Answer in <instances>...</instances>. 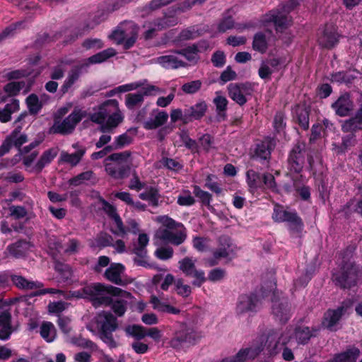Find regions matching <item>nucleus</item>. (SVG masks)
<instances>
[{"label": "nucleus", "instance_id": "nucleus-1", "mask_svg": "<svg viewBox=\"0 0 362 362\" xmlns=\"http://www.w3.org/2000/svg\"><path fill=\"white\" fill-rule=\"evenodd\" d=\"M86 292L92 297L94 306L111 305L112 310L119 317L125 313L127 300L132 297L130 293L119 288L112 286H106L100 284L87 287Z\"/></svg>", "mask_w": 362, "mask_h": 362}, {"label": "nucleus", "instance_id": "nucleus-2", "mask_svg": "<svg viewBox=\"0 0 362 362\" xmlns=\"http://www.w3.org/2000/svg\"><path fill=\"white\" fill-rule=\"evenodd\" d=\"M124 116L115 99L107 100L93 108L90 119L99 125L101 132H109L117 127L124 120Z\"/></svg>", "mask_w": 362, "mask_h": 362}, {"label": "nucleus", "instance_id": "nucleus-3", "mask_svg": "<svg viewBox=\"0 0 362 362\" xmlns=\"http://www.w3.org/2000/svg\"><path fill=\"white\" fill-rule=\"evenodd\" d=\"M275 338L273 335L267 337L262 334L253 340L248 347L240 349L235 356L226 358L221 362H247L256 358L264 349L271 355L276 354L280 349L279 344L276 343L274 346L271 344L272 340Z\"/></svg>", "mask_w": 362, "mask_h": 362}, {"label": "nucleus", "instance_id": "nucleus-4", "mask_svg": "<svg viewBox=\"0 0 362 362\" xmlns=\"http://www.w3.org/2000/svg\"><path fill=\"white\" fill-rule=\"evenodd\" d=\"M100 201L103 210L113 221L114 228L112 232L115 235L124 238L128 233L136 235L139 232V224L135 219L131 218L127 219L124 225L116 208L103 199Z\"/></svg>", "mask_w": 362, "mask_h": 362}, {"label": "nucleus", "instance_id": "nucleus-5", "mask_svg": "<svg viewBox=\"0 0 362 362\" xmlns=\"http://www.w3.org/2000/svg\"><path fill=\"white\" fill-rule=\"evenodd\" d=\"M96 324L101 340L110 348L116 347L117 343L113 338L112 332L118 327L117 318L110 313L102 312L96 317Z\"/></svg>", "mask_w": 362, "mask_h": 362}, {"label": "nucleus", "instance_id": "nucleus-6", "mask_svg": "<svg viewBox=\"0 0 362 362\" xmlns=\"http://www.w3.org/2000/svg\"><path fill=\"white\" fill-rule=\"evenodd\" d=\"M297 0H290L281 10H272L264 16V23H273L277 31H282L291 25L288 13L298 5Z\"/></svg>", "mask_w": 362, "mask_h": 362}, {"label": "nucleus", "instance_id": "nucleus-7", "mask_svg": "<svg viewBox=\"0 0 362 362\" xmlns=\"http://www.w3.org/2000/svg\"><path fill=\"white\" fill-rule=\"evenodd\" d=\"M86 116L87 112L86 110L75 108L64 119H54L49 132L62 135L70 134L75 129L76 125Z\"/></svg>", "mask_w": 362, "mask_h": 362}, {"label": "nucleus", "instance_id": "nucleus-8", "mask_svg": "<svg viewBox=\"0 0 362 362\" xmlns=\"http://www.w3.org/2000/svg\"><path fill=\"white\" fill-rule=\"evenodd\" d=\"M361 272L358 266L351 262L346 263L341 271L333 274V281L341 288H351L356 284Z\"/></svg>", "mask_w": 362, "mask_h": 362}, {"label": "nucleus", "instance_id": "nucleus-9", "mask_svg": "<svg viewBox=\"0 0 362 362\" xmlns=\"http://www.w3.org/2000/svg\"><path fill=\"white\" fill-rule=\"evenodd\" d=\"M178 23V18L175 13L171 15H165L162 18H156L153 21H147L144 23V28H145L144 37L151 39L155 37L158 32L174 26Z\"/></svg>", "mask_w": 362, "mask_h": 362}, {"label": "nucleus", "instance_id": "nucleus-10", "mask_svg": "<svg viewBox=\"0 0 362 362\" xmlns=\"http://www.w3.org/2000/svg\"><path fill=\"white\" fill-rule=\"evenodd\" d=\"M272 218L276 222H288L291 230L298 232L303 229V223L298 214L294 211L284 210L280 206L274 207Z\"/></svg>", "mask_w": 362, "mask_h": 362}, {"label": "nucleus", "instance_id": "nucleus-11", "mask_svg": "<svg viewBox=\"0 0 362 362\" xmlns=\"http://www.w3.org/2000/svg\"><path fill=\"white\" fill-rule=\"evenodd\" d=\"M196 262V259L189 257H185L179 261V269L185 274V276L194 278L192 284L199 287L206 281V279L205 277L204 272L197 269L195 266Z\"/></svg>", "mask_w": 362, "mask_h": 362}, {"label": "nucleus", "instance_id": "nucleus-12", "mask_svg": "<svg viewBox=\"0 0 362 362\" xmlns=\"http://www.w3.org/2000/svg\"><path fill=\"white\" fill-rule=\"evenodd\" d=\"M218 242V247L214 252L213 257L206 259V263L209 267L218 264V260L221 258H232L235 255V247L229 238L220 237Z\"/></svg>", "mask_w": 362, "mask_h": 362}, {"label": "nucleus", "instance_id": "nucleus-13", "mask_svg": "<svg viewBox=\"0 0 362 362\" xmlns=\"http://www.w3.org/2000/svg\"><path fill=\"white\" fill-rule=\"evenodd\" d=\"M163 92V90L156 86H148L143 88L139 92L127 94L125 98V105L128 109L133 110L136 106L141 105L144 96L156 95Z\"/></svg>", "mask_w": 362, "mask_h": 362}, {"label": "nucleus", "instance_id": "nucleus-14", "mask_svg": "<svg viewBox=\"0 0 362 362\" xmlns=\"http://www.w3.org/2000/svg\"><path fill=\"white\" fill-rule=\"evenodd\" d=\"M305 144L298 141L293 147L288 159L291 171L300 173L305 163Z\"/></svg>", "mask_w": 362, "mask_h": 362}, {"label": "nucleus", "instance_id": "nucleus-15", "mask_svg": "<svg viewBox=\"0 0 362 362\" xmlns=\"http://www.w3.org/2000/svg\"><path fill=\"white\" fill-rule=\"evenodd\" d=\"M261 306L262 300L256 294H244L239 297L236 310L238 314L255 313L259 310Z\"/></svg>", "mask_w": 362, "mask_h": 362}, {"label": "nucleus", "instance_id": "nucleus-16", "mask_svg": "<svg viewBox=\"0 0 362 362\" xmlns=\"http://www.w3.org/2000/svg\"><path fill=\"white\" fill-rule=\"evenodd\" d=\"M230 98L240 105L246 103L247 97L252 93V87L249 83H230L228 86Z\"/></svg>", "mask_w": 362, "mask_h": 362}, {"label": "nucleus", "instance_id": "nucleus-17", "mask_svg": "<svg viewBox=\"0 0 362 362\" xmlns=\"http://www.w3.org/2000/svg\"><path fill=\"white\" fill-rule=\"evenodd\" d=\"M275 336V339L272 340V346H274L276 343L279 344V348H280L279 351L276 353L278 354L281 350H283L282 357L286 361H292L294 358L293 354L292 351L286 347L285 346L291 341V336L290 330H285L281 334L278 332H272L269 333L267 337Z\"/></svg>", "mask_w": 362, "mask_h": 362}, {"label": "nucleus", "instance_id": "nucleus-18", "mask_svg": "<svg viewBox=\"0 0 362 362\" xmlns=\"http://www.w3.org/2000/svg\"><path fill=\"white\" fill-rule=\"evenodd\" d=\"M158 229L156 236L165 243L179 245L182 244L187 238L186 229Z\"/></svg>", "mask_w": 362, "mask_h": 362}, {"label": "nucleus", "instance_id": "nucleus-19", "mask_svg": "<svg viewBox=\"0 0 362 362\" xmlns=\"http://www.w3.org/2000/svg\"><path fill=\"white\" fill-rule=\"evenodd\" d=\"M156 62L167 69H177L188 66L187 63L180 57L178 50H175L168 54L158 57L156 59Z\"/></svg>", "mask_w": 362, "mask_h": 362}, {"label": "nucleus", "instance_id": "nucleus-20", "mask_svg": "<svg viewBox=\"0 0 362 362\" xmlns=\"http://www.w3.org/2000/svg\"><path fill=\"white\" fill-rule=\"evenodd\" d=\"M196 337V334L183 324L181 325V329L175 333L173 338L170 341V344L175 349H179L185 344L194 343Z\"/></svg>", "mask_w": 362, "mask_h": 362}, {"label": "nucleus", "instance_id": "nucleus-21", "mask_svg": "<svg viewBox=\"0 0 362 362\" xmlns=\"http://www.w3.org/2000/svg\"><path fill=\"white\" fill-rule=\"evenodd\" d=\"M272 313L274 315L279 321L286 322L291 316V309L286 300H280L278 293L275 291L272 293Z\"/></svg>", "mask_w": 362, "mask_h": 362}, {"label": "nucleus", "instance_id": "nucleus-22", "mask_svg": "<svg viewBox=\"0 0 362 362\" xmlns=\"http://www.w3.org/2000/svg\"><path fill=\"white\" fill-rule=\"evenodd\" d=\"M339 37L340 35L338 33L337 28L332 25H327L319 37L318 42L322 47L332 49L338 43Z\"/></svg>", "mask_w": 362, "mask_h": 362}, {"label": "nucleus", "instance_id": "nucleus-23", "mask_svg": "<svg viewBox=\"0 0 362 362\" xmlns=\"http://www.w3.org/2000/svg\"><path fill=\"white\" fill-rule=\"evenodd\" d=\"M347 308V306L342 305L334 310H328L324 315L322 325L330 331L335 330L338 322L346 312Z\"/></svg>", "mask_w": 362, "mask_h": 362}, {"label": "nucleus", "instance_id": "nucleus-24", "mask_svg": "<svg viewBox=\"0 0 362 362\" xmlns=\"http://www.w3.org/2000/svg\"><path fill=\"white\" fill-rule=\"evenodd\" d=\"M168 114L159 109H153L146 121L144 122V128L147 130L156 129L163 126L168 119Z\"/></svg>", "mask_w": 362, "mask_h": 362}, {"label": "nucleus", "instance_id": "nucleus-25", "mask_svg": "<svg viewBox=\"0 0 362 362\" xmlns=\"http://www.w3.org/2000/svg\"><path fill=\"white\" fill-rule=\"evenodd\" d=\"M118 28L127 40L124 47L126 49L130 48L136 42L138 35V27L132 21H124L118 26Z\"/></svg>", "mask_w": 362, "mask_h": 362}, {"label": "nucleus", "instance_id": "nucleus-26", "mask_svg": "<svg viewBox=\"0 0 362 362\" xmlns=\"http://www.w3.org/2000/svg\"><path fill=\"white\" fill-rule=\"evenodd\" d=\"M281 60L279 58H272L262 62L258 70L259 76L264 80H270L273 73L279 70Z\"/></svg>", "mask_w": 362, "mask_h": 362}, {"label": "nucleus", "instance_id": "nucleus-27", "mask_svg": "<svg viewBox=\"0 0 362 362\" xmlns=\"http://www.w3.org/2000/svg\"><path fill=\"white\" fill-rule=\"evenodd\" d=\"M206 48L207 46L204 42H199L180 49L178 53L181 58L183 57L190 63L196 64L199 59V53L206 50Z\"/></svg>", "mask_w": 362, "mask_h": 362}, {"label": "nucleus", "instance_id": "nucleus-28", "mask_svg": "<svg viewBox=\"0 0 362 362\" xmlns=\"http://www.w3.org/2000/svg\"><path fill=\"white\" fill-rule=\"evenodd\" d=\"M276 146V140L273 138H266L256 146L255 158L260 160H268L270 158L271 151Z\"/></svg>", "mask_w": 362, "mask_h": 362}, {"label": "nucleus", "instance_id": "nucleus-29", "mask_svg": "<svg viewBox=\"0 0 362 362\" xmlns=\"http://www.w3.org/2000/svg\"><path fill=\"white\" fill-rule=\"evenodd\" d=\"M124 266L119 263H113L106 269L105 276L110 281L117 284L123 285L124 281L122 276L124 272Z\"/></svg>", "mask_w": 362, "mask_h": 362}, {"label": "nucleus", "instance_id": "nucleus-30", "mask_svg": "<svg viewBox=\"0 0 362 362\" xmlns=\"http://www.w3.org/2000/svg\"><path fill=\"white\" fill-rule=\"evenodd\" d=\"M207 105L204 101H199L186 110L185 124L192 122L193 119H201L206 113Z\"/></svg>", "mask_w": 362, "mask_h": 362}, {"label": "nucleus", "instance_id": "nucleus-31", "mask_svg": "<svg viewBox=\"0 0 362 362\" xmlns=\"http://www.w3.org/2000/svg\"><path fill=\"white\" fill-rule=\"evenodd\" d=\"M11 279L18 288L22 290H34L41 288L44 286L42 282L30 281L20 275H11Z\"/></svg>", "mask_w": 362, "mask_h": 362}, {"label": "nucleus", "instance_id": "nucleus-32", "mask_svg": "<svg viewBox=\"0 0 362 362\" xmlns=\"http://www.w3.org/2000/svg\"><path fill=\"white\" fill-rule=\"evenodd\" d=\"M332 107L339 116H346L352 110L353 105L349 95H341L332 104Z\"/></svg>", "mask_w": 362, "mask_h": 362}, {"label": "nucleus", "instance_id": "nucleus-33", "mask_svg": "<svg viewBox=\"0 0 362 362\" xmlns=\"http://www.w3.org/2000/svg\"><path fill=\"white\" fill-rule=\"evenodd\" d=\"M11 315L8 312L0 314V339L6 341L12 334L13 329L11 324Z\"/></svg>", "mask_w": 362, "mask_h": 362}, {"label": "nucleus", "instance_id": "nucleus-34", "mask_svg": "<svg viewBox=\"0 0 362 362\" xmlns=\"http://www.w3.org/2000/svg\"><path fill=\"white\" fill-rule=\"evenodd\" d=\"M150 302L152 304L153 308L158 312L173 315H178L181 313V310L179 308L160 300L155 296H152L151 297Z\"/></svg>", "mask_w": 362, "mask_h": 362}, {"label": "nucleus", "instance_id": "nucleus-35", "mask_svg": "<svg viewBox=\"0 0 362 362\" xmlns=\"http://www.w3.org/2000/svg\"><path fill=\"white\" fill-rule=\"evenodd\" d=\"M85 153L86 149L84 148H80L73 153L62 151L60 154L59 161L69 164L71 166H76L79 163Z\"/></svg>", "mask_w": 362, "mask_h": 362}, {"label": "nucleus", "instance_id": "nucleus-36", "mask_svg": "<svg viewBox=\"0 0 362 362\" xmlns=\"http://www.w3.org/2000/svg\"><path fill=\"white\" fill-rule=\"evenodd\" d=\"M360 351L358 348L352 346L346 351L334 356L329 362H356L359 356Z\"/></svg>", "mask_w": 362, "mask_h": 362}, {"label": "nucleus", "instance_id": "nucleus-37", "mask_svg": "<svg viewBox=\"0 0 362 362\" xmlns=\"http://www.w3.org/2000/svg\"><path fill=\"white\" fill-rule=\"evenodd\" d=\"M116 54L117 52L115 49L108 48L90 57L83 64L87 67L89 64L103 63L109 58L114 57Z\"/></svg>", "mask_w": 362, "mask_h": 362}, {"label": "nucleus", "instance_id": "nucleus-38", "mask_svg": "<svg viewBox=\"0 0 362 362\" xmlns=\"http://www.w3.org/2000/svg\"><path fill=\"white\" fill-rule=\"evenodd\" d=\"M58 153L59 148L57 147L51 148L44 151L35 165L36 169L41 171L56 158Z\"/></svg>", "mask_w": 362, "mask_h": 362}, {"label": "nucleus", "instance_id": "nucleus-39", "mask_svg": "<svg viewBox=\"0 0 362 362\" xmlns=\"http://www.w3.org/2000/svg\"><path fill=\"white\" fill-rule=\"evenodd\" d=\"M105 170L112 177L122 179L127 175L129 168L119 164L106 163Z\"/></svg>", "mask_w": 362, "mask_h": 362}, {"label": "nucleus", "instance_id": "nucleus-40", "mask_svg": "<svg viewBox=\"0 0 362 362\" xmlns=\"http://www.w3.org/2000/svg\"><path fill=\"white\" fill-rule=\"evenodd\" d=\"M86 67L84 64L76 66L70 70L64 84L62 86V91L66 93L78 81L81 75V70Z\"/></svg>", "mask_w": 362, "mask_h": 362}, {"label": "nucleus", "instance_id": "nucleus-41", "mask_svg": "<svg viewBox=\"0 0 362 362\" xmlns=\"http://www.w3.org/2000/svg\"><path fill=\"white\" fill-rule=\"evenodd\" d=\"M290 332L291 335V331L290 330ZM293 334L297 344H305L313 336V332L308 327H298L295 329Z\"/></svg>", "mask_w": 362, "mask_h": 362}, {"label": "nucleus", "instance_id": "nucleus-42", "mask_svg": "<svg viewBox=\"0 0 362 362\" xmlns=\"http://www.w3.org/2000/svg\"><path fill=\"white\" fill-rule=\"evenodd\" d=\"M149 238L146 233H139L137 243L134 245L132 252L139 257H143L146 254V247L148 244Z\"/></svg>", "mask_w": 362, "mask_h": 362}, {"label": "nucleus", "instance_id": "nucleus-43", "mask_svg": "<svg viewBox=\"0 0 362 362\" xmlns=\"http://www.w3.org/2000/svg\"><path fill=\"white\" fill-rule=\"evenodd\" d=\"M6 139L11 144V146L16 148H20L28 141L26 134L21 133L19 128L14 129Z\"/></svg>", "mask_w": 362, "mask_h": 362}, {"label": "nucleus", "instance_id": "nucleus-44", "mask_svg": "<svg viewBox=\"0 0 362 362\" xmlns=\"http://www.w3.org/2000/svg\"><path fill=\"white\" fill-rule=\"evenodd\" d=\"M29 247V243L20 240L11 245H9L8 247V250L10 255L18 258L23 256L28 250Z\"/></svg>", "mask_w": 362, "mask_h": 362}, {"label": "nucleus", "instance_id": "nucleus-45", "mask_svg": "<svg viewBox=\"0 0 362 362\" xmlns=\"http://www.w3.org/2000/svg\"><path fill=\"white\" fill-rule=\"evenodd\" d=\"M46 97V95H43L40 100L37 95L30 94L26 98V104L31 114H37L40 111L43 105V98Z\"/></svg>", "mask_w": 362, "mask_h": 362}, {"label": "nucleus", "instance_id": "nucleus-46", "mask_svg": "<svg viewBox=\"0 0 362 362\" xmlns=\"http://www.w3.org/2000/svg\"><path fill=\"white\" fill-rule=\"evenodd\" d=\"M252 47L260 53H264L268 48V37L262 32L257 33L254 36Z\"/></svg>", "mask_w": 362, "mask_h": 362}, {"label": "nucleus", "instance_id": "nucleus-47", "mask_svg": "<svg viewBox=\"0 0 362 362\" xmlns=\"http://www.w3.org/2000/svg\"><path fill=\"white\" fill-rule=\"evenodd\" d=\"M40 335L47 342H52L56 337V329L50 322H44L40 327Z\"/></svg>", "mask_w": 362, "mask_h": 362}, {"label": "nucleus", "instance_id": "nucleus-48", "mask_svg": "<svg viewBox=\"0 0 362 362\" xmlns=\"http://www.w3.org/2000/svg\"><path fill=\"white\" fill-rule=\"evenodd\" d=\"M217 95L214 99V103L216 105V112L218 120H224L226 118L225 111L227 109L228 100L226 97L216 93Z\"/></svg>", "mask_w": 362, "mask_h": 362}, {"label": "nucleus", "instance_id": "nucleus-49", "mask_svg": "<svg viewBox=\"0 0 362 362\" xmlns=\"http://www.w3.org/2000/svg\"><path fill=\"white\" fill-rule=\"evenodd\" d=\"M127 334L134 337L138 341L144 339L146 336V329L141 325H129L125 328Z\"/></svg>", "mask_w": 362, "mask_h": 362}, {"label": "nucleus", "instance_id": "nucleus-50", "mask_svg": "<svg viewBox=\"0 0 362 362\" xmlns=\"http://www.w3.org/2000/svg\"><path fill=\"white\" fill-rule=\"evenodd\" d=\"M296 117L300 127L304 129L309 127V114L308 111L303 107H298L295 110Z\"/></svg>", "mask_w": 362, "mask_h": 362}, {"label": "nucleus", "instance_id": "nucleus-51", "mask_svg": "<svg viewBox=\"0 0 362 362\" xmlns=\"http://www.w3.org/2000/svg\"><path fill=\"white\" fill-rule=\"evenodd\" d=\"M139 197L146 201L150 202L153 205L156 206L158 202L160 195L158 190L154 187H150L145 192L139 194Z\"/></svg>", "mask_w": 362, "mask_h": 362}, {"label": "nucleus", "instance_id": "nucleus-52", "mask_svg": "<svg viewBox=\"0 0 362 362\" xmlns=\"http://www.w3.org/2000/svg\"><path fill=\"white\" fill-rule=\"evenodd\" d=\"M157 221L165 227V229H183L185 228L182 223H177L168 216H161L157 218Z\"/></svg>", "mask_w": 362, "mask_h": 362}, {"label": "nucleus", "instance_id": "nucleus-53", "mask_svg": "<svg viewBox=\"0 0 362 362\" xmlns=\"http://www.w3.org/2000/svg\"><path fill=\"white\" fill-rule=\"evenodd\" d=\"M260 175L254 170H248L246 173V182L252 190L257 189L259 185Z\"/></svg>", "mask_w": 362, "mask_h": 362}, {"label": "nucleus", "instance_id": "nucleus-54", "mask_svg": "<svg viewBox=\"0 0 362 362\" xmlns=\"http://www.w3.org/2000/svg\"><path fill=\"white\" fill-rule=\"evenodd\" d=\"M202 82L201 80H194L185 83L181 90L186 94H194L197 93L202 88Z\"/></svg>", "mask_w": 362, "mask_h": 362}, {"label": "nucleus", "instance_id": "nucleus-55", "mask_svg": "<svg viewBox=\"0 0 362 362\" xmlns=\"http://www.w3.org/2000/svg\"><path fill=\"white\" fill-rule=\"evenodd\" d=\"M193 247L199 252L206 251L210 246V240L208 238L196 236L192 240Z\"/></svg>", "mask_w": 362, "mask_h": 362}, {"label": "nucleus", "instance_id": "nucleus-56", "mask_svg": "<svg viewBox=\"0 0 362 362\" xmlns=\"http://www.w3.org/2000/svg\"><path fill=\"white\" fill-rule=\"evenodd\" d=\"M25 83L23 81H13L7 83L4 86V91L9 95H16L24 87Z\"/></svg>", "mask_w": 362, "mask_h": 362}, {"label": "nucleus", "instance_id": "nucleus-57", "mask_svg": "<svg viewBox=\"0 0 362 362\" xmlns=\"http://www.w3.org/2000/svg\"><path fill=\"white\" fill-rule=\"evenodd\" d=\"M175 287L177 293L182 297H187L190 295L192 291L189 286L184 284L183 279H178L175 282Z\"/></svg>", "mask_w": 362, "mask_h": 362}, {"label": "nucleus", "instance_id": "nucleus-58", "mask_svg": "<svg viewBox=\"0 0 362 362\" xmlns=\"http://www.w3.org/2000/svg\"><path fill=\"white\" fill-rule=\"evenodd\" d=\"M132 141V137L127 133L122 134L115 139L114 148L115 149L122 148Z\"/></svg>", "mask_w": 362, "mask_h": 362}, {"label": "nucleus", "instance_id": "nucleus-59", "mask_svg": "<svg viewBox=\"0 0 362 362\" xmlns=\"http://www.w3.org/2000/svg\"><path fill=\"white\" fill-rule=\"evenodd\" d=\"M71 343L77 346L85 349H94L95 347V344L92 341L81 337H72L71 339Z\"/></svg>", "mask_w": 362, "mask_h": 362}, {"label": "nucleus", "instance_id": "nucleus-60", "mask_svg": "<svg viewBox=\"0 0 362 362\" xmlns=\"http://www.w3.org/2000/svg\"><path fill=\"white\" fill-rule=\"evenodd\" d=\"M177 204L180 206H192L195 200L189 191H183L177 197Z\"/></svg>", "mask_w": 362, "mask_h": 362}, {"label": "nucleus", "instance_id": "nucleus-61", "mask_svg": "<svg viewBox=\"0 0 362 362\" xmlns=\"http://www.w3.org/2000/svg\"><path fill=\"white\" fill-rule=\"evenodd\" d=\"M93 177V173L91 170L83 172L75 177L72 178L70 181L71 185H79L86 182V181L90 180Z\"/></svg>", "mask_w": 362, "mask_h": 362}, {"label": "nucleus", "instance_id": "nucleus-62", "mask_svg": "<svg viewBox=\"0 0 362 362\" xmlns=\"http://www.w3.org/2000/svg\"><path fill=\"white\" fill-rule=\"evenodd\" d=\"M262 181L265 187L272 192H277L278 187L275 181L274 176L269 173H264L262 175Z\"/></svg>", "mask_w": 362, "mask_h": 362}, {"label": "nucleus", "instance_id": "nucleus-63", "mask_svg": "<svg viewBox=\"0 0 362 362\" xmlns=\"http://www.w3.org/2000/svg\"><path fill=\"white\" fill-rule=\"evenodd\" d=\"M155 255L160 259L167 260L173 255V249L171 247H160L155 251Z\"/></svg>", "mask_w": 362, "mask_h": 362}, {"label": "nucleus", "instance_id": "nucleus-64", "mask_svg": "<svg viewBox=\"0 0 362 362\" xmlns=\"http://www.w3.org/2000/svg\"><path fill=\"white\" fill-rule=\"evenodd\" d=\"M130 157V153L129 151H124L121 153H115L108 156L105 160H112L117 162V164L122 165V163H126Z\"/></svg>", "mask_w": 362, "mask_h": 362}]
</instances>
